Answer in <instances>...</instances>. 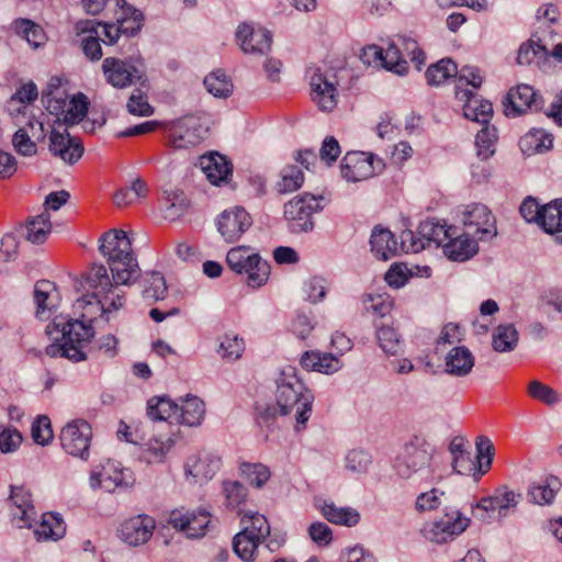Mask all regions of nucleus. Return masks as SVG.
<instances>
[{"mask_svg": "<svg viewBox=\"0 0 562 562\" xmlns=\"http://www.w3.org/2000/svg\"><path fill=\"white\" fill-rule=\"evenodd\" d=\"M123 306V297L120 294L104 299L99 294L86 293L77 299L74 308L80 313L77 319H70L66 324L56 323L61 327V342H53L45 348V353L50 358H66L72 362L86 360L85 347L94 336L91 324L98 317L104 316L111 310Z\"/></svg>", "mask_w": 562, "mask_h": 562, "instance_id": "obj_1", "label": "nucleus"}, {"mask_svg": "<svg viewBox=\"0 0 562 562\" xmlns=\"http://www.w3.org/2000/svg\"><path fill=\"white\" fill-rule=\"evenodd\" d=\"M276 383V403L280 416H286L295 409V430L304 429L311 417L314 394L297 376L293 367L283 369Z\"/></svg>", "mask_w": 562, "mask_h": 562, "instance_id": "obj_2", "label": "nucleus"}, {"mask_svg": "<svg viewBox=\"0 0 562 562\" xmlns=\"http://www.w3.org/2000/svg\"><path fill=\"white\" fill-rule=\"evenodd\" d=\"M99 250L106 259L115 284L134 283L138 279V262L132 243L123 229H109L99 238Z\"/></svg>", "mask_w": 562, "mask_h": 562, "instance_id": "obj_3", "label": "nucleus"}, {"mask_svg": "<svg viewBox=\"0 0 562 562\" xmlns=\"http://www.w3.org/2000/svg\"><path fill=\"white\" fill-rule=\"evenodd\" d=\"M321 195L304 193L284 204V220L292 234L311 233L314 229L313 214L323 210Z\"/></svg>", "mask_w": 562, "mask_h": 562, "instance_id": "obj_4", "label": "nucleus"}, {"mask_svg": "<svg viewBox=\"0 0 562 562\" xmlns=\"http://www.w3.org/2000/svg\"><path fill=\"white\" fill-rule=\"evenodd\" d=\"M249 247L238 246L232 248L226 255L228 267L236 273L248 274L249 286L259 288L265 284L270 274V265L258 254L248 255Z\"/></svg>", "mask_w": 562, "mask_h": 562, "instance_id": "obj_5", "label": "nucleus"}, {"mask_svg": "<svg viewBox=\"0 0 562 562\" xmlns=\"http://www.w3.org/2000/svg\"><path fill=\"white\" fill-rule=\"evenodd\" d=\"M521 499V494L508 490L506 485L499 486L491 496L482 497L477 503L471 505L473 516L484 522H490L493 515L502 519L508 515L509 509L516 508Z\"/></svg>", "mask_w": 562, "mask_h": 562, "instance_id": "obj_6", "label": "nucleus"}, {"mask_svg": "<svg viewBox=\"0 0 562 562\" xmlns=\"http://www.w3.org/2000/svg\"><path fill=\"white\" fill-rule=\"evenodd\" d=\"M435 448L424 438L415 437L404 446L395 462V470L401 477L408 479L429 467Z\"/></svg>", "mask_w": 562, "mask_h": 562, "instance_id": "obj_7", "label": "nucleus"}, {"mask_svg": "<svg viewBox=\"0 0 562 562\" xmlns=\"http://www.w3.org/2000/svg\"><path fill=\"white\" fill-rule=\"evenodd\" d=\"M209 127L200 116L186 115L170 122L169 144L175 149H187L199 145L207 135Z\"/></svg>", "mask_w": 562, "mask_h": 562, "instance_id": "obj_8", "label": "nucleus"}, {"mask_svg": "<svg viewBox=\"0 0 562 562\" xmlns=\"http://www.w3.org/2000/svg\"><path fill=\"white\" fill-rule=\"evenodd\" d=\"M385 168V164L371 153L348 151L341 159V176L350 182L367 180Z\"/></svg>", "mask_w": 562, "mask_h": 562, "instance_id": "obj_9", "label": "nucleus"}, {"mask_svg": "<svg viewBox=\"0 0 562 562\" xmlns=\"http://www.w3.org/2000/svg\"><path fill=\"white\" fill-rule=\"evenodd\" d=\"M451 231H456V227L440 225L430 220L420 222L417 227V234L420 238H416L414 233L409 229L402 233V249L406 252H419L425 249L431 241L440 245L445 239L450 238Z\"/></svg>", "mask_w": 562, "mask_h": 562, "instance_id": "obj_10", "label": "nucleus"}, {"mask_svg": "<svg viewBox=\"0 0 562 562\" xmlns=\"http://www.w3.org/2000/svg\"><path fill=\"white\" fill-rule=\"evenodd\" d=\"M337 75L333 69L323 71L316 68L310 79L313 102L323 112H330L337 106Z\"/></svg>", "mask_w": 562, "mask_h": 562, "instance_id": "obj_11", "label": "nucleus"}, {"mask_svg": "<svg viewBox=\"0 0 562 562\" xmlns=\"http://www.w3.org/2000/svg\"><path fill=\"white\" fill-rule=\"evenodd\" d=\"M92 428L83 419L68 423L60 431V443L63 449L74 457L87 460L89 457Z\"/></svg>", "mask_w": 562, "mask_h": 562, "instance_id": "obj_12", "label": "nucleus"}, {"mask_svg": "<svg viewBox=\"0 0 562 562\" xmlns=\"http://www.w3.org/2000/svg\"><path fill=\"white\" fill-rule=\"evenodd\" d=\"M211 522V515L205 509L182 510L175 509L170 513L168 524L178 531H181L189 539H196L205 536Z\"/></svg>", "mask_w": 562, "mask_h": 562, "instance_id": "obj_13", "label": "nucleus"}, {"mask_svg": "<svg viewBox=\"0 0 562 562\" xmlns=\"http://www.w3.org/2000/svg\"><path fill=\"white\" fill-rule=\"evenodd\" d=\"M503 104L505 115L515 117L522 114L527 109L542 110L543 99L531 86L518 85L508 91Z\"/></svg>", "mask_w": 562, "mask_h": 562, "instance_id": "obj_14", "label": "nucleus"}, {"mask_svg": "<svg viewBox=\"0 0 562 562\" xmlns=\"http://www.w3.org/2000/svg\"><path fill=\"white\" fill-rule=\"evenodd\" d=\"M246 519H248L249 525L236 533L232 541L233 550L237 552L239 543L247 542L252 549H257L270 536V525L266 516L248 512L244 514L241 522L246 524Z\"/></svg>", "mask_w": 562, "mask_h": 562, "instance_id": "obj_15", "label": "nucleus"}, {"mask_svg": "<svg viewBox=\"0 0 562 562\" xmlns=\"http://www.w3.org/2000/svg\"><path fill=\"white\" fill-rule=\"evenodd\" d=\"M217 231L227 243L237 241L240 236L251 226L252 221L249 213L240 206L225 210L217 217Z\"/></svg>", "mask_w": 562, "mask_h": 562, "instance_id": "obj_16", "label": "nucleus"}, {"mask_svg": "<svg viewBox=\"0 0 562 562\" xmlns=\"http://www.w3.org/2000/svg\"><path fill=\"white\" fill-rule=\"evenodd\" d=\"M222 460L218 456L199 452L190 456L184 463V474L191 476L194 483L206 482L220 471Z\"/></svg>", "mask_w": 562, "mask_h": 562, "instance_id": "obj_17", "label": "nucleus"}, {"mask_svg": "<svg viewBox=\"0 0 562 562\" xmlns=\"http://www.w3.org/2000/svg\"><path fill=\"white\" fill-rule=\"evenodd\" d=\"M470 521V518L465 517L459 509L448 508L443 517L432 525V540L438 543L446 542L448 539L461 535L469 527Z\"/></svg>", "mask_w": 562, "mask_h": 562, "instance_id": "obj_18", "label": "nucleus"}, {"mask_svg": "<svg viewBox=\"0 0 562 562\" xmlns=\"http://www.w3.org/2000/svg\"><path fill=\"white\" fill-rule=\"evenodd\" d=\"M236 38L245 53L266 54L272 44V34L269 30L259 27L255 30L248 23H241L236 31Z\"/></svg>", "mask_w": 562, "mask_h": 562, "instance_id": "obj_19", "label": "nucleus"}, {"mask_svg": "<svg viewBox=\"0 0 562 562\" xmlns=\"http://www.w3.org/2000/svg\"><path fill=\"white\" fill-rule=\"evenodd\" d=\"M49 151L70 165L77 162L83 154V145L79 138L71 137L53 130L49 135Z\"/></svg>", "mask_w": 562, "mask_h": 562, "instance_id": "obj_20", "label": "nucleus"}, {"mask_svg": "<svg viewBox=\"0 0 562 562\" xmlns=\"http://www.w3.org/2000/svg\"><path fill=\"white\" fill-rule=\"evenodd\" d=\"M457 88V98L465 102L463 105L464 117L483 125L488 124L493 116L492 103L488 100L480 99L475 92L469 89L459 90V85Z\"/></svg>", "mask_w": 562, "mask_h": 562, "instance_id": "obj_21", "label": "nucleus"}, {"mask_svg": "<svg viewBox=\"0 0 562 562\" xmlns=\"http://www.w3.org/2000/svg\"><path fill=\"white\" fill-rule=\"evenodd\" d=\"M462 222L467 227H476L474 235H476L480 240H482L485 235L494 237L497 234L495 217L487 206L483 204H473L469 210H465L463 212Z\"/></svg>", "mask_w": 562, "mask_h": 562, "instance_id": "obj_22", "label": "nucleus"}, {"mask_svg": "<svg viewBox=\"0 0 562 562\" xmlns=\"http://www.w3.org/2000/svg\"><path fill=\"white\" fill-rule=\"evenodd\" d=\"M113 276L110 277L104 265L93 263L87 272L82 274L80 285L87 293L99 294L105 300L110 297L114 288Z\"/></svg>", "mask_w": 562, "mask_h": 562, "instance_id": "obj_23", "label": "nucleus"}, {"mask_svg": "<svg viewBox=\"0 0 562 562\" xmlns=\"http://www.w3.org/2000/svg\"><path fill=\"white\" fill-rule=\"evenodd\" d=\"M132 483L126 479L123 469H119L112 461H106L101 471H94L90 476V485L93 488L100 487L106 492H113L116 487H127Z\"/></svg>", "mask_w": 562, "mask_h": 562, "instance_id": "obj_24", "label": "nucleus"}, {"mask_svg": "<svg viewBox=\"0 0 562 562\" xmlns=\"http://www.w3.org/2000/svg\"><path fill=\"white\" fill-rule=\"evenodd\" d=\"M102 69L108 82L121 89L131 86L133 78L137 74L134 65L114 57L105 58Z\"/></svg>", "mask_w": 562, "mask_h": 562, "instance_id": "obj_25", "label": "nucleus"}, {"mask_svg": "<svg viewBox=\"0 0 562 562\" xmlns=\"http://www.w3.org/2000/svg\"><path fill=\"white\" fill-rule=\"evenodd\" d=\"M200 166L207 180L215 186L225 182L233 172L232 162L218 153L202 155Z\"/></svg>", "mask_w": 562, "mask_h": 562, "instance_id": "obj_26", "label": "nucleus"}, {"mask_svg": "<svg viewBox=\"0 0 562 562\" xmlns=\"http://www.w3.org/2000/svg\"><path fill=\"white\" fill-rule=\"evenodd\" d=\"M370 246L373 256L386 261L397 255V241L394 234L382 225H375L371 232Z\"/></svg>", "mask_w": 562, "mask_h": 562, "instance_id": "obj_27", "label": "nucleus"}, {"mask_svg": "<svg viewBox=\"0 0 562 562\" xmlns=\"http://www.w3.org/2000/svg\"><path fill=\"white\" fill-rule=\"evenodd\" d=\"M456 231H451L448 243L443 245V254L452 261L463 262L474 257L479 251L477 241L469 234L453 237Z\"/></svg>", "mask_w": 562, "mask_h": 562, "instance_id": "obj_28", "label": "nucleus"}, {"mask_svg": "<svg viewBox=\"0 0 562 562\" xmlns=\"http://www.w3.org/2000/svg\"><path fill=\"white\" fill-rule=\"evenodd\" d=\"M538 225L546 233L554 235L555 243L562 245V199L542 205Z\"/></svg>", "mask_w": 562, "mask_h": 562, "instance_id": "obj_29", "label": "nucleus"}, {"mask_svg": "<svg viewBox=\"0 0 562 562\" xmlns=\"http://www.w3.org/2000/svg\"><path fill=\"white\" fill-rule=\"evenodd\" d=\"M10 501L15 506L12 516L16 525L20 528L30 526L35 514L30 491L23 486H11Z\"/></svg>", "mask_w": 562, "mask_h": 562, "instance_id": "obj_30", "label": "nucleus"}, {"mask_svg": "<svg viewBox=\"0 0 562 562\" xmlns=\"http://www.w3.org/2000/svg\"><path fill=\"white\" fill-rule=\"evenodd\" d=\"M78 35H81V47L87 58L92 61L100 60L102 57L100 31L95 27L93 21H80L76 24Z\"/></svg>", "mask_w": 562, "mask_h": 562, "instance_id": "obj_31", "label": "nucleus"}, {"mask_svg": "<svg viewBox=\"0 0 562 562\" xmlns=\"http://www.w3.org/2000/svg\"><path fill=\"white\" fill-rule=\"evenodd\" d=\"M300 364L306 371H316L325 374L337 372L341 368L339 358L333 353L319 351H305L300 359Z\"/></svg>", "mask_w": 562, "mask_h": 562, "instance_id": "obj_32", "label": "nucleus"}, {"mask_svg": "<svg viewBox=\"0 0 562 562\" xmlns=\"http://www.w3.org/2000/svg\"><path fill=\"white\" fill-rule=\"evenodd\" d=\"M446 373L453 376H467L474 367V356L465 346L453 347L446 356Z\"/></svg>", "mask_w": 562, "mask_h": 562, "instance_id": "obj_33", "label": "nucleus"}, {"mask_svg": "<svg viewBox=\"0 0 562 562\" xmlns=\"http://www.w3.org/2000/svg\"><path fill=\"white\" fill-rule=\"evenodd\" d=\"M205 407L198 396L188 394L177 413V423L187 426H199L204 417Z\"/></svg>", "mask_w": 562, "mask_h": 562, "instance_id": "obj_34", "label": "nucleus"}, {"mask_svg": "<svg viewBox=\"0 0 562 562\" xmlns=\"http://www.w3.org/2000/svg\"><path fill=\"white\" fill-rule=\"evenodd\" d=\"M179 405L168 396H155L147 401V416L151 420L177 423Z\"/></svg>", "mask_w": 562, "mask_h": 562, "instance_id": "obj_35", "label": "nucleus"}, {"mask_svg": "<svg viewBox=\"0 0 562 562\" xmlns=\"http://www.w3.org/2000/svg\"><path fill=\"white\" fill-rule=\"evenodd\" d=\"M550 53L540 38L533 40L532 36L519 46L516 61L522 66L531 65L533 60L538 64L546 63L550 58Z\"/></svg>", "mask_w": 562, "mask_h": 562, "instance_id": "obj_36", "label": "nucleus"}, {"mask_svg": "<svg viewBox=\"0 0 562 562\" xmlns=\"http://www.w3.org/2000/svg\"><path fill=\"white\" fill-rule=\"evenodd\" d=\"M553 136L542 128H531L519 142L520 149L526 155L542 153L552 148Z\"/></svg>", "mask_w": 562, "mask_h": 562, "instance_id": "obj_37", "label": "nucleus"}, {"mask_svg": "<svg viewBox=\"0 0 562 562\" xmlns=\"http://www.w3.org/2000/svg\"><path fill=\"white\" fill-rule=\"evenodd\" d=\"M321 512L329 522L335 525L353 527L360 521V514L351 507H337L334 503H325Z\"/></svg>", "mask_w": 562, "mask_h": 562, "instance_id": "obj_38", "label": "nucleus"}, {"mask_svg": "<svg viewBox=\"0 0 562 562\" xmlns=\"http://www.w3.org/2000/svg\"><path fill=\"white\" fill-rule=\"evenodd\" d=\"M65 532V521L54 513L43 514L42 521L35 530L37 539L42 540H58L64 537Z\"/></svg>", "mask_w": 562, "mask_h": 562, "instance_id": "obj_39", "label": "nucleus"}, {"mask_svg": "<svg viewBox=\"0 0 562 562\" xmlns=\"http://www.w3.org/2000/svg\"><path fill=\"white\" fill-rule=\"evenodd\" d=\"M168 288L165 277L158 271H148L143 273V299L157 302L164 300Z\"/></svg>", "mask_w": 562, "mask_h": 562, "instance_id": "obj_40", "label": "nucleus"}, {"mask_svg": "<svg viewBox=\"0 0 562 562\" xmlns=\"http://www.w3.org/2000/svg\"><path fill=\"white\" fill-rule=\"evenodd\" d=\"M492 338L495 351L509 352L517 347L519 335L513 324H501L494 329Z\"/></svg>", "mask_w": 562, "mask_h": 562, "instance_id": "obj_41", "label": "nucleus"}, {"mask_svg": "<svg viewBox=\"0 0 562 562\" xmlns=\"http://www.w3.org/2000/svg\"><path fill=\"white\" fill-rule=\"evenodd\" d=\"M458 66L449 57L442 58L436 64L430 65L426 70V79L429 86H439L446 80L457 77Z\"/></svg>", "mask_w": 562, "mask_h": 562, "instance_id": "obj_42", "label": "nucleus"}, {"mask_svg": "<svg viewBox=\"0 0 562 562\" xmlns=\"http://www.w3.org/2000/svg\"><path fill=\"white\" fill-rule=\"evenodd\" d=\"M25 229V237L29 241L33 244L44 243L52 229L50 215L47 211H44L42 214L31 218Z\"/></svg>", "mask_w": 562, "mask_h": 562, "instance_id": "obj_43", "label": "nucleus"}, {"mask_svg": "<svg viewBox=\"0 0 562 562\" xmlns=\"http://www.w3.org/2000/svg\"><path fill=\"white\" fill-rule=\"evenodd\" d=\"M38 91L34 82L30 81L22 85L15 93L7 102V110L10 114H19L26 104L32 103L37 99Z\"/></svg>", "mask_w": 562, "mask_h": 562, "instance_id": "obj_44", "label": "nucleus"}, {"mask_svg": "<svg viewBox=\"0 0 562 562\" xmlns=\"http://www.w3.org/2000/svg\"><path fill=\"white\" fill-rule=\"evenodd\" d=\"M304 182L303 171L295 165L286 166L281 171V179L276 183V190L280 194L299 190Z\"/></svg>", "mask_w": 562, "mask_h": 562, "instance_id": "obj_45", "label": "nucleus"}, {"mask_svg": "<svg viewBox=\"0 0 562 562\" xmlns=\"http://www.w3.org/2000/svg\"><path fill=\"white\" fill-rule=\"evenodd\" d=\"M381 67L398 76H403L407 72L408 64L403 57L400 47L394 42H390L386 49H383Z\"/></svg>", "mask_w": 562, "mask_h": 562, "instance_id": "obj_46", "label": "nucleus"}, {"mask_svg": "<svg viewBox=\"0 0 562 562\" xmlns=\"http://www.w3.org/2000/svg\"><path fill=\"white\" fill-rule=\"evenodd\" d=\"M485 126L477 132L475 145L477 148V157L485 161L491 156L494 155V144L497 139V130L495 126H488V124H484Z\"/></svg>", "mask_w": 562, "mask_h": 562, "instance_id": "obj_47", "label": "nucleus"}, {"mask_svg": "<svg viewBox=\"0 0 562 562\" xmlns=\"http://www.w3.org/2000/svg\"><path fill=\"white\" fill-rule=\"evenodd\" d=\"M206 90L214 97L226 98L233 91L231 79L221 70H215L204 78Z\"/></svg>", "mask_w": 562, "mask_h": 562, "instance_id": "obj_48", "label": "nucleus"}, {"mask_svg": "<svg viewBox=\"0 0 562 562\" xmlns=\"http://www.w3.org/2000/svg\"><path fill=\"white\" fill-rule=\"evenodd\" d=\"M376 339L386 355L395 356L402 350L401 337L392 326H379L376 328Z\"/></svg>", "mask_w": 562, "mask_h": 562, "instance_id": "obj_49", "label": "nucleus"}, {"mask_svg": "<svg viewBox=\"0 0 562 562\" xmlns=\"http://www.w3.org/2000/svg\"><path fill=\"white\" fill-rule=\"evenodd\" d=\"M217 353L223 359L237 360L244 351V340L235 334H225L218 338Z\"/></svg>", "mask_w": 562, "mask_h": 562, "instance_id": "obj_50", "label": "nucleus"}, {"mask_svg": "<svg viewBox=\"0 0 562 562\" xmlns=\"http://www.w3.org/2000/svg\"><path fill=\"white\" fill-rule=\"evenodd\" d=\"M239 470L248 483L256 488H261L271 475L269 468L262 463L243 462Z\"/></svg>", "mask_w": 562, "mask_h": 562, "instance_id": "obj_51", "label": "nucleus"}, {"mask_svg": "<svg viewBox=\"0 0 562 562\" xmlns=\"http://www.w3.org/2000/svg\"><path fill=\"white\" fill-rule=\"evenodd\" d=\"M88 99L85 94L79 93L75 95L70 103L68 109L64 113L63 122L67 125H75L83 120L88 112Z\"/></svg>", "mask_w": 562, "mask_h": 562, "instance_id": "obj_52", "label": "nucleus"}, {"mask_svg": "<svg viewBox=\"0 0 562 562\" xmlns=\"http://www.w3.org/2000/svg\"><path fill=\"white\" fill-rule=\"evenodd\" d=\"M119 538L131 547H137L140 540V515L124 520L117 529Z\"/></svg>", "mask_w": 562, "mask_h": 562, "instance_id": "obj_53", "label": "nucleus"}, {"mask_svg": "<svg viewBox=\"0 0 562 562\" xmlns=\"http://www.w3.org/2000/svg\"><path fill=\"white\" fill-rule=\"evenodd\" d=\"M55 289L48 280H41L34 286V301L36 304V316L43 318L44 314L52 308L49 301L50 293Z\"/></svg>", "mask_w": 562, "mask_h": 562, "instance_id": "obj_54", "label": "nucleus"}, {"mask_svg": "<svg viewBox=\"0 0 562 562\" xmlns=\"http://www.w3.org/2000/svg\"><path fill=\"white\" fill-rule=\"evenodd\" d=\"M476 459L480 475L485 474L493 461L494 447L492 441L485 436H479L476 438Z\"/></svg>", "mask_w": 562, "mask_h": 562, "instance_id": "obj_55", "label": "nucleus"}, {"mask_svg": "<svg viewBox=\"0 0 562 562\" xmlns=\"http://www.w3.org/2000/svg\"><path fill=\"white\" fill-rule=\"evenodd\" d=\"M223 493L226 498V506L235 509L241 505L247 497V487L238 481H224Z\"/></svg>", "mask_w": 562, "mask_h": 562, "instance_id": "obj_56", "label": "nucleus"}, {"mask_svg": "<svg viewBox=\"0 0 562 562\" xmlns=\"http://www.w3.org/2000/svg\"><path fill=\"white\" fill-rule=\"evenodd\" d=\"M527 391L532 398L550 406L559 403L560 401L559 394L551 386L543 384L538 380L530 381Z\"/></svg>", "mask_w": 562, "mask_h": 562, "instance_id": "obj_57", "label": "nucleus"}, {"mask_svg": "<svg viewBox=\"0 0 562 562\" xmlns=\"http://www.w3.org/2000/svg\"><path fill=\"white\" fill-rule=\"evenodd\" d=\"M169 205L166 209V217L176 220L183 215L190 206V201L182 191H173L168 195Z\"/></svg>", "mask_w": 562, "mask_h": 562, "instance_id": "obj_58", "label": "nucleus"}, {"mask_svg": "<svg viewBox=\"0 0 562 562\" xmlns=\"http://www.w3.org/2000/svg\"><path fill=\"white\" fill-rule=\"evenodd\" d=\"M32 438L38 445H47L53 439V429L47 416L37 417L32 424Z\"/></svg>", "mask_w": 562, "mask_h": 562, "instance_id": "obj_59", "label": "nucleus"}, {"mask_svg": "<svg viewBox=\"0 0 562 562\" xmlns=\"http://www.w3.org/2000/svg\"><path fill=\"white\" fill-rule=\"evenodd\" d=\"M370 464L371 456L360 449L349 451L346 457V467L352 472L364 473L368 471Z\"/></svg>", "mask_w": 562, "mask_h": 562, "instance_id": "obj_60", "label": "nucleus"}, {"mask_svg": "<svg viewBox=\"0 0 562 562\" xmlns=\"http://www.w3.org/2000/svg\"><path fill=\"white\" fill-rule=\"evenodd\" d=\"M12 144L18 154L26 157L34 156L37 153V142L31 139L29 134L22 133L19 130L12 137Z\"/></svg>", "mask_w": 562, "mask_h": 562, "instance_id": "obj_61", "label": "nucleus"}, {"mask_svg": "<svg viewBox=\"0 0 562 562\" xmlns=\"http://www.w3.org/2000/svg\"><path fill=\"white\" fill-rule=\"evenodd\" d=\"M22 442V435L14 428L0 429V450L3 453L15 451Z\"/></svg>", "mask_w": 562, "mask_h": 562, "instance_id": "obj_62", "label": "nucleus"}, {"mask_svg": "<svg viewBox=\"0 0 562 562\" xmlns=\"http://www.w3.org/2000/svg\"><path fill=\"white\" fill-rule=\"evenodd\" d=\"M528 496L535 504H550L554 499L555 491L551 483L531 485Z\"/></svg>", "mask_w": 562, "mask_h": 562, "instance_id": "obj_63", "label": "nucleus"}, {"mask_svg": "<svg viewBox=\"0 0 562 562\" xmlns=\"http://www.w3.org/2000/svg\"><path fill=\"white\" fill-rule=\"evenodd\" d=\"M146 449H143V461L147 463H160L164 461L168 447L160 440H150Z\"/></svg>", "mask_w": 562, "mask_h": 562, "instance_id": "obj_64", "label": "nucleus"}]
</instances>
